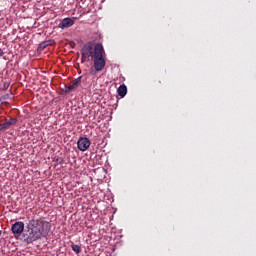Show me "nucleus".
<instances>
[{"label": "nucleus", "mask_w": 256, "mask_h": 256, "mask_svg": "<svg viewBox=\"0 0 256 256\" xmlns=\"http://www.w3.org/2000/svg\"><path fill=\"white\" fill-rule=\"evenodd\" d=\"M51 45H55V40L50 39L43 41L39 44L38 51H44L45 49H47V47H51Z\"/></svg>", "instance_id": "1a4fd4ad"}, {"label": "nucleus", "mask_w": 256, "mask_h": 256, "mask_svg": "<svg viewBox=\"0 0 256 256\" xmlns=\"http://www.w3.org/2000/svg\"><path fill=\"white\" fill-rule=\"evenodd\" d=\"M1 235H2V232H1V230H0V237H1Z\"/></svg>", "instance_id": "dca6fc26"}, {"label": "nucleus", "mask_w": 256, "mask_h": 256, "mask_svg": "<svg viewBox=\"0 0 256 256\" xmlns=\"http://www.w3.org/2000/svg\"><path fill=\"white\" fill-rule=\"evenodd\" d=\"M104 53H105V49L103 48V44H96L94 47V69H95V71H103V69H105V65H107L105 58H103Z\"/></svg>", "instance_id": "f03ea898"}, {"label": "nucleus", "mask_w": 256, "mask_h": 256, "mask_svg": "<svg viewBox=\"0 0 256 256\" xmlns=\"http://www.w3.org/2000/svg\"><path fill=\"white\" fill-rule=\"evenodd\" d=\"M9 97H10L9 94H6L0 98V101H5V100L9 99Z\"/></svg>", "instance_id": "4468645a"}, {"label": "nucleus", "mask_w": 256, "mask_h": 256, "mask_svg": "<svg viewBox=\"0 0 256 256\" xmlns=\"http://www.w3.org/2000/svg\"><path fill=\"white\" fill-rule=\"evenodd\" d=\"M118 95L119 97H125L127 95V86L125 84L119 86Z\"/></svg>", "instance_id": "9d476101"}, {"label": "nucleus", "mask_w": 256, "mask_h": 256, "mask_svg": "<svg viewBox=\"0 0 256 256\" xmlns=\"http://www.w3.org/2000/svg\"><path fill=\"white\" fill-rule=\"evenodd\" d=\"M75 25V21L71 18H64L59 24L60 29H67L69 27H73Z\"/></svg>", "instance_id": "6e6552de"}, {"label": "nucleus", "mask_w": 256, "mask_h": 256, "mask_svg": "<svg viewBox=\"0 0 256 256\" xmlns=\"http://www.w3.org/2000/svg\"><path fill=\"white\" fill-rule=\"evenodd\" d=\"M47 235H49V222L42 218L32 219L26 226L24 241L29 245L39 241L42 237H47Z\"/></svg>", "instance_id": "f257e3e1"}, {"label": "nucleus", "mask_w": 256, "mask_h": 256, "mask_svg": "<svg viewBox=\"0 0 256 256\" xmlns=\"http://www.w3.org/2000/svg\"><path fill=\"white\" fill-rule=\"evenodd\" d=\"M53 161L56 163L55 166L61 165L63 163V157H54Z\"/></svg>", "instance_id": "f8f14e48"}, {"label": "nucleus", "mask_w": 256, "mask_h": 256, "mask_svg": "<svg viewBox=\"0 0 256 256\" xmlns=\"http://www.w3.org/2000/svg\"><path fill=\"white\" fill-rule=\"evenodd\" d=\"M11 85V83H9V82H4L3 83V87H2V89H3V91H7L8 89H9V86Z\"/></svg>", "instance_id": "ddd939ff"}, {"label": "nucleus", "mask_w": 256, "mask_h": 256, "mask_svg": "<svg viewBox=\"0 0 256 256\" xmlns=\"http://www.w3.org/2000/svg\"><path fill=\"white\" fill-rule=\"evenodd\" d=\"M17 124V118H10L9 120L5 119L1 124H0V131H6V129H11L13 125Z\"/></svg>", "instance_id": "423d86ee"}, {"label": "nucleus", "mask_w": 256, "mask_h": 256, "mask_svg": "<svg viewBox=\"0 0 256 256\" xmlns=\"http://www.w3.org/2000/svg\"><path fill=\"white\" fill-rule=\"evenodd\" d=\"M82 63H89L91 57H94L95 52H93V44H86L81 50Z\"/></svg>", "instance_id": "7ed1b4c3"}, {"label": "nucleus", "mask_w": 256, "mask_h": 256, "mask_svg": "<svg viewBox=\"0 0 256 256\" xmlns=\"http://www.w3.org/2000/svg\"><path fill=\"white\" fill-rule=\"evenodd\" d=\"M11 231L14 235H21L25 231V223L19 221L12 225Z\"/></svg>", "instance_id": "39448f33"}, {"label": "nucleus", "mask_w": 256, "mask_h": 256, "mask_svg": "<svg viewBox=\"0 0 256 256\" xmlns=\"http://www.w3.org/2000/svg\"><path fill=\"white\" fill-rule=\"evenodd\" d=\"M81 79H82V77L79 76L74 81H72L71 85L65 86L64 93H71V91L77 89V87H79V85H81Z\"/></svg>", "instance_id": "0eeeda50"}, {"label": "nucleus", "mask_w": 256, "mask_h": 256, "mask_svg": "<svg viewBox=\"0 0 256 256\" xmlns=\"http://www.w3.org/2000/svg\"><path fill=\"white\" fill-rule=\"evenodd\" d=\"M71 247H72V251H74V253H76L77 255L81 253V246L72 243Z\"/></svg>", "instance_id": "9b49d317"}, {"label": "nucleus", "mask_w": 256, "mask_h": 256, "mask_svg": "<svg viewBox=\"0 0 256 256\" xmlns=\"http://www.w3.org/2000/svg\"><path fill=\"white\" fill-rule=\"evenodd\" d=\"M79 151H87L91 147V141L87 137H80L77 142Z\"/></svg>", "instance_id": "20e7f679"}, {"label": "nucleus", "mask_w": 256, "mask_h": 256, "mask_svg": "<svg viewBox=\"0 0 256 256\" xmlns=\"http://www.w3.org/2000/svg\"><path fill=\"white\" fill-rule=\"evenodd\" d=\"M3 55H4V52L2 49H0V57H3Z\"/></svg>", "instance_id": "2eb2a0df"}]
</instances>
